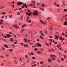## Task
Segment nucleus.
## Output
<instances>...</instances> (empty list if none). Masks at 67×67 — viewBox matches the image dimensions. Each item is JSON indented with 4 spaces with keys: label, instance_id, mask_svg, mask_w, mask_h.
Masks as SVG:
<instances>
[{
    "label": "nucleus",
    "instance_id": "1",
    "mask_svg": "<svg viewBox=\"0 0 67 67\" xmlns=\"http://www.w3.org/2000/svg\"><path fill=\"white\" fill-rule=\"evenodd\" d=\"M38 12L37 10H36L34 12V13L33 14V15H36V16H37L38 15Z\"/></svg>",
    "mask_w": 67,
    "mask_h": 67
},
{
    "label": "nucleus",
    "instance_id": "2",
    "mask_svg": "<svg viewBox=\"0 0 67 67\" xmlns=\"http://www.w3.org/2000/svg\"><path fill=\"white\" fill-rule=\"evenodd\" d=\"M13 27H14L15 29H18L19 28V26H17V25H13L12 26Z\"/></svg>",
    "mask_w": 67,
    "mask_h": 67
},
{
    "label": "nucleus",
    "instance_id": "3",
    "mask_svg": "<svg viewBox=\"0 0 67 67\" xmlns=\"http://www.w3.org/2000/svg\"><path fill=\"white\" fill-rule=\"evenodd\" d=\"M23 3L22 2H19L17 3V4L19 5H21V4H23Z\"/></svg>",
    "mask_w": 67,
    "mask_h": 67
},
{
    "label": "nucleus",
    "instance_id": "4",
    "mask_svg": "<svg viewBox=\"0 0 67 67\" xmlns=\"http://www.w3.org/2000/svg\"><path fill=\"white\" fill-rule=\"evenodd\" d=\"M37 46H40V47H41V46H42V45H41V44L40 43H38Z\"/></svg>",
    "mask_w": 67,
    "mask_h": 67
},
{
    "label": "nucleus",
    "instance_id": "5",
    "mask_svg": "<svg viewBox=\"0 0 67 67\" xmlns=\"http://www.w3.org/2000/svg\"><path fill=\"white\" fill-rule=\"evenodd\" d=\"M6 36H7V37H8V38H9V37H11V36H10V35L8 34Z\"/></svg>",
    "mask_w": 67,
    "mask_h": 67
},
{
    "label": "nucleus",
    "instance_id": "6",
    "mask_svg": "<svg viewBox=\"0 0 67 67\" xmlns=\"http://www.w3.org/2000/svg\"><path fill=\"white\" fill-rule=\"evenodd\" d=\"M59 38H60V40L62 41H63V40H64V38H62V37H59Z\"/></svg>",
    "mask_w": 67,
    "mask_h": 67
},
{
    "label": "nucleus",
    "instance_id": "7",
    "mask_svg": "<svg viewBox=\"0 0 67 67\" xmlns=\"http://www.w3.org/2000/svg\"><path fill=\"white\" fill-rule=\"evenodd\" d=\"M50 41H51V42H54V40H52V39H51L50 40Z\"/></svg>",
    "mask_w": 67,
    "mask_h": 67
},
{
    "label": "nucleus",
    "instance_id": "8",
    "mask_svg": "<svg viewBox=\"0 0 67 67\" xmlns=\"http://www.w3.org/2000/svg\"><path fill=\"white\" fill-rule=\"evenodd\" d=\"M65 2H63V4L64 5V6H65L66 5V4H65Z\"/></svg>",
    "mask_w": 67,
    "mask_h": 67
},
{
    "label": "nucleus",
    "instance_id": "9",
    "mask_svg": "<svg viewBox=\"0 0 67 67\" xmlns=\"http://www.w3.org/2000/svg\"><path fill=\"white\" fill-rule=\"evenodd\" d=\"M25 26H26V25H25L22 26V27L23 28H24Z\"/></svg>",
    "mask_w": 67,
    "mask_h": 67
},
{
    "label": "nucleus",
    "instance_id": "10",
    "mask_svg": "<svg viewBox=\"0 0 67 67\" xmlns=\"http://www.w3.org/2000/svg\"><path fill=\"white\" fill-rule=\"evenodd\" d=\"M64 25H67V21H65V22H64Z\"/></svg>",
    "mask_w": 67,
    "mask_h": 67
},
{
    "label": "nucleus",
    "instance_id": "11",
    "mask_svg": "<svg viewBox=\"0 0 67 67\" xmlns=\"http://www.w3.org/2000/svg\"><path fill=\"white\" fill-rule=\"evenodd\" d=\"M24 40H25V42H27V39H26V38H24Z\"/></svg>",
    "mask_w": 67,
    "mask_h": 67
},
{
    "label": "nucleus",
    "instance_id": "12",
    "mask_svg": "<svg viewBox=\"0 0 67 67\" xmlns=\"http://www.w3.org/2000/svg\"><path fill=\"white\" fill-rule=\"evenodd\" d=\"M55 36L56 38H55L54 39H56V38H57L58 40V37H57V36L56 35H55Z\"/></svg>",
    "mask_w": 67,
    "mask_h": 67
},
{
    "label": "nucleus",
    "instance_id": "13",
    "mask_svg": "<svg viewBox=\"0 0 67 67\" xmlns=\"http://www.w3.org/2000/svg\"><path fill=\"white\" fill-rule=\"evenodd\" d=\"M0 9H4V6H2L1 7H0Z\"/></svg>",
    "mask_w": 67,
    "mask_h": 67
},
{
    "label": "nucleus",
    "instance_id": "14",
    "mask_svg": "<svg viewBox=\"0 0 67 67\" xmlns=\"http://www.w3.org/2000/svg\"><path fill=\"white\" fill-rule=\"evenodd\" d=\"M4 46H5V47H7V48L8 47L7 45H5V44H4Z\"/></svg>",
    "mask_w": 67,
    "mask_h": 67
},
{
    "label": "nucleus",
    "instance_id": "15",
    "mask_svg": "<svg viewBox=\"0 0 67 67\" xmlns=\"http://www.w3.org/2000/svg\"><path fill=\"white\" fill-rule=\"evenodd\" d=\"M24 47H25L26 46V47H27V46H28V45L26 44H25L24 45Z\"/></svg>",
    "mask_w": 67,
    "mask_h": 67
},
{
    "label": "nucleus",
    "instance_id": "16",
    "mask_svg": "<svg viewBox=\"0 0 67 67\" xmlns=\"http://www.w3.org/2000/svg\"><path fill=\"white\" fill-rule=\"evenodd\" d=\"M17 15H20V12H18L17 14Z\"/></svg>",
    "mask_w": 67,
    "mask_h": 67
},
{
    "label": "nucleus",
    "instance_id": "17",
    "mask_svg": "<svg viewBox=\"0 0 67 67\" xmlns=\"http://www.w3.org/2000/svg\"><path fill=\"white\" fill-rule=\"evenodd\" d=\"M10 40H11L10 41H11L12 42H13V40H12V38H10Z\"/></svg>",
    "mask_w": 67,
    "mask_h": 67
},
{
    "label": "nucleus",
    "instance_id": "18",
    "mask_svg": "<svg viewBox=\"0 0 67 67\" xmlns=\"http://www.w3.org/2000/svg\"><path fill=\"white\" fill-rule=\"evenodd\" d=\"M37 53L38 54H41V52L40 51H38Z\"/></svg>",
    "mask_w": 67,
    "mask_h": 67
},
{
    "label": "nucleus",
    "instance_id": "19",
    "mask_svg": "<svg viewBox=\"0 0 67 67\" xmlns=\"http://www.w3.org/2000/svg\"><path fill=\"white\" fill-rule=\"evenodd\" d=\"M27 20H29V19H30V17H29V16H27Z\"/></svg>",
    "mask_w": 67,
    "mask_h": 67
},
{
    "label": "nucleus",
    "instance_id": "20",
    "mask_svg": "<svg viewBox=\"0 0 67 67\" xmlns=\"http://www.w3.org/2000/svg\"><path fill=\"white\" fill-rule=\"evenodd\" d=\"M51 59H49L48 60V61L49 62H51Z\"/></svg>",
    "mask_w": 67,
    "mask_h": 67
},
{
    "label": "nucleus",
    "instance_id": "21",
    "mask_svg": "<svg viewBox=\"0 0 67 67\" xmlns=\"http://www.w3.org/2000/svg\"><path fill=\"white\" fill-rule=\"evenodd\" d=\"M40 10H42V11H44V9H42V8H41V9H40Z\"/></svg>",
    "mask_w": 67,
    "mask_h": 67
},
{
    "label": "nucleus",
    "instance_id": "22",
    "mask_svg": "<svg viewBox=\"0 0 67 67\" xmlns=\"http://www.w3.org/2000/svg\"><path fill=\"white\" fill-rule=\"evenodd\" d=\"M34 50H35V51H37V50H38V49H37L36 48H35L34 49Z\"/></svg>",
    "mask_w": 67,
    "mask_h": 67
},
{
    "label": "nucleus",
    "instance_id": "23",
    "mask_svg": "<svg viewBox=\"0 0 67 67\" xmlns=\"http://www.w3.org/2000/svg\"><path fill=\"white\" fill-rule=\"evenodd\" d=\"M40 37L41 38V39H43V37H42V36H40Z\"/></svg>",
    "mask_w": 67,
    "mask_h": 67
},
{
    "label": "nucleus",
    "instance_id": "24",
    "mask_svg": "<svg viewBox=\"0 0 67 67\" xmlns=\"http://www.w3.org/2000/svg\"><path fill=\"white\" fill-rule=\"evenodd\" d=\"M40 21L41 23H43V21L41 20V19H40Z\"/></svg>",
    "mask_w": 67,
    "mask_h": 67
},
{
    "label": "nucleus",
    "instance_id": "25",
    "mask_svg": "<svg viewBox=\"0 0 67 67\" xmlns=\"http://www.w3.org/2000/svg\"><path fill=\"white\" fill-rule=\"evenodd\" d=\"M12 15H9V17L10 18H12Z\"/></svg>",
    "mask_w": 67,
    "mask_h": 67
},
{
    "label": "nucleus",
    "instance_id": "26",
    "mask_svg": "<svg viewBox=\"0 0 67 67\" xmlns=\"http://www.w3.org/2000/svg\"><path fill=\"white\" fill-rule=\"evenodd\" d=\"M31 3H34V4H35V2H34V1H32L31 2Z\"/></svg>",
    "mask_w": 67,
    "mask_h": 67
},
{
    "label": "nucleus",
    "instance_id": "27",
    "mask_svg": "<svg viewBox=\"0 0 67 67\" xmlns=\"http://www.w3.org/2000/svg\"><path fill=\"white\" fill-rule=\"evenodd\" d=\"M24 31V29H23V30H22L21 31V33H22V32H23V31Z\"/></svg>",
    "mask_w": 67,
    "mask_h": 67
},
{
    "label": "nucleus",
    "instance_id": "28",
    "mask_svg": "<svg viewBox=\"0 0 67 67\" xmlns=\"http://www.w3.org/2000/svg\"><path fill=\"white\" fill-rule=\"evenodd\" d=\"M64 11H65V12H66V11H67V9H64Z\"/></svg>",
    "mask_w": 67,
    "mask_h": 67
},
{
    "label": "nucleus",
    "instance_id": "29",
    "mask_svg": "<svg viewBox=\"0 0 67 67\" xmlns=\"http://www.w3.org/2000/svg\"><path fill=\"white\" fill-rule=\"evenodd\" d=\"M52 60H55V58L53 57L52 58Z\"/></svg>",
    "mask_w": 67,
    "mask_h": 67
},
{
    "label": "nucleus",
    "instance_id": "30",
    "mask_svg": "<svg viewBox=\"0 0 67 67\" xmlns=\"http://www.w3.org/2000/svg\"><path fill=\"white\" fill-rule=\"evenodd\" d=\"M45 43L47 45V46H49V44H48V43Z\"/></svg>",
    "mask_w": 67,
    "mask_h": 67
},
{
    "label": "nucleus",
    "instance_id": "31",
    "mask_svg": "<svg viewBox=\"0 0 67 67\" xmlns=\"http://www.w3.org/2000/svg\"><path fill=\"white\" fill-rule=\"evenodd\" d=\"M14 62L16 64H17V62H16V61L15 60H14Z\"/></svg>",
    "mask_w": 67,
    "mask_h": 67
},
{
    "label": "nucleus",
    "instance_id": "32",
    "mask_svg": "<svg viewBox=\"0 0 67 67\" xmlns=\"http://www.w3.org/2000/svg\"><path fill=\"white\" fill-rule=\"evenodd\" d=\"M31 13H28V15H31Z\"/></svg>",
    "mask_w": 67,
    "mask_h": 67
},
{
    "label": "nucleus",
    "instance_id": "33",
    "mask_svg": "<svg viewBox=\"0 0 67 67\" xmlns=\"http://www.w3.org/2000/svg\"><path fill=\"white\" fill-rule=\"evenodd\" d=\"M2 14L3 15V14H5V13L4 12L3 13H2Z\"/></svg>",
    "mask_w": 67,
    "mask_h": 67
},
{
    "label": "nucleus",
    "instance_id": "34",
    "mask_svg": "<svg viewBox=\"0 0 67 67\" xmlns=\"http://www.w3.org/2000/svg\"><path fill=\"white\" fill-rule=\"evenodd\" d=\"M12 46L14 47V48L15 47V46H14V44H13Z\"/></svg>",
    "mask_w": 67,
    "mask_h": 67
},
{
    "label": "nucleus",
    "instance_id": "35",
    "mask_svg": "<svg viewBox=\"0 0 67 67\" xmlns=\"http://www.w3.org/2000/svg\"><path fill=\"white\" fill-rule=\"evenodd\" d=\"M31 6L33 5V4H30L29 5V6H31Z\"/></svg>",
    "mask_w": 67,
    "mask_h": 67
},
{
    "label": "nucleus",
    "instance_id": "36",
    "mask_svg": "<svg viewBox=\"0 0 67 67\" xmlns=\"http://www.w3.org/2000/svg\"><path fill=\"white\" fill-rule=\"evenodd\" d=\"M31 22V20H29L28 21V23H30V22Z\"/></svg>",
    "mask_w": 67,
    "mask_h": 67
},
{
    "label": "nucleus",
    "instance_id": "37",
    "mask_svg": "<svg viewBox=\"0 0 67 67\" xmlns=\"http://www.w3.org/2000/svg\"><path fill=\"white\" fill-rule=\"evenodd\" d=\"M59 55H60V56H61L62 55V54H60V53H59Z\"/></svg>",
    "mask_w": 67,
    "mask_h": 67
},
{
    "label": "nucleus",
    "instance_id": "38",
    "mask_svg": "<svg viewBox=\"0 0 67 67\" xmlns=\"http://www.w3.org/2000/svg\"><path fill=\"white\" fill-rule=\"evenodd\" d=\"M49 37H50V38H53V37H52V36H49Z\"/></svg>",
    "mask_w": 67,
    "mask_h": 67
},
{
    "label": "nucleus",
    "instance_id": "39",
    "mask_svg": "<svg viewBox=\"0 0 67 67\" xmlns=\"http://www.w3.org/2000/svg\"><path fill=\"white\" fill-rule=\"evenodd\" d=\"M34 62H32V65H33V64H34Z\"/></svg>",
    "mask_w": 67,
    "mask_h": 67
},
{
    "label": "nucleus",
    "instance_id": "40",
    "mask_svg": "<svg viewBox=\"0 0 67 67\" xmlns=\"http://www.w3.org/2000/svg\"><path fill=\"white\" fill-rule=\"evenodd\" d=\"M27 11L28 12H31V11L29 9L27 10Z\"/></svg>",
    "mask_w": 67,
    "mask_h": 67
},
{
    "label": "nucleus",
    "instance_id": "41",
    "mask_svg": "<svg viewBox=\"0 0 67 67\" xmlns=\"http://www.w3.org/2000/svg\"><path fill=\"white\" fill-rule=\"evenodd\" d=\"M41 35H42V36H44V34H43V33H41Z\"/></svg>",
    "mask_w": 67,
    "mask_h": 67
},
{
    "label": "nucleus",
    "instance_id": "42",
    "mask_svg": "<svg viewBox=\"0 0 67 67\" xmlns=\"http://www.w3.org/2000/svg\"><path fill=\"white\" fill-rule=\"evenodd\" d=\"M40 63H41V64H43V63H44V62H43V61H42V62H40Z\"/></svg>",
    "mask_w": 67,
    "mask_h": 67
},
{
    "label": "nucleus",
    "instance_id": "43",
    "mask_svg": "<svg viewBox=\"0 0 67 67\" xmlns=\"http://www.w3.org/2000/svg\"><path fill=\"white\" fill-rule=\"evenodd\" d=\"M1 57H2V58H4V57L3 56H1L0 57V58H1Z\"/></svg>",
    "mask_w": 67,
    "mask_h": 67
},
{
    "label": "nucleus",
    "instance_id": "44",
    "mask_svg": "<svg viewBox=\"0 0 67 67\" xmlns=\"http://www.w3.org/2000/svg\"><path fill=\"white\" fill-rule=\"evenodd\" d=\"M12 5V6L13 7V8H14V5Z\"/></svg>",
    "mask_w": 67,
    "mask_h": 67
},
{
    "label": "nucleus",
    "instance_id": "45",
    "mask_svg": "<svg viewBox=\"0 0 67 67\" xmlns=\"http://www.w3.org/2000/svg\"><path fill=\"white\" fill-rule=\"evenodd\" d=\"M48 20H49V17H48L47 19Z\"/></svg>",
    "mask_w": 67,
    "mask_h": 67
},
{
    "label": "nucleus",
    "instance_id": "46",
    "mask_svg": "<svg viewBox=\"0 0 67 67\" xmlns=\"http://www.w3.org/2000/svg\"><path fill=\"white\" fill-rule=\"evenodd\" d=\"M1 21V22H3V20H2V19H1L0 20Z\"/></svg>",
    "mask_w": 67,
    "mask_h": 67
},
{
    "label": "nucleus",
    "instance_id": "47",
    "mask_svg": "<svg viewBox=\"0 0 67 67\" xmlns=\"http://www.w3.org/2000/svg\"><path fill=\"white\" fill-rule=\"evenodd\" d=\"M42 7H44V5L43 4H42Z\"/></svg>",
    "mask_w": 67,
    "mask_h": 67
},
{
    "label": "nucleus",
    "instance_id": "48",
    "mask_svg": "<svg viewBox=\"0 0 67 67\" xmlns=\"http://www.w3.org/2000/svg\"><path fill=\"white\" fill-rule=\"evenodd\" d=\"M56 5L57 7H59V5L58 4H57Z\"/></svg>",
    "mask_w": 67,
    "mask_h": 67
},
{
    "label": "nucleus",
    "instance_id": "49",
    "mask_svg": "<svg viewBox=\"0 0 67 67\" xmlns=\"http://www.w3.org/2000/svg\"><path fill=\"white\" fill-rule=\"evenodd\" d=\"M22 8H19V10H22Z\"/></svg>",
    "mask_w": 67,
    "mask_h": 67
},
{
    "label": "nucleus",
    "instance_id": "50",
    "mask_svg": "<svg viewBox=\"0 0 67 67\" xmlns=\"http://www.w3.org/2000/svg\"><path fill=\"white\" fill-rule=\"evenodd\" d=\"M9 51H13V50H12V49H9Z\"/></svg>",
    "mask_w": 67,
    "mask_h": 67
},
{
    "label": "nucleus",
    "instance_id": "51",
    "mask_svg": "<svg viewBox=\"0 0 67 67\" xmlns=\"http://www.w3.org/2000/svg\"><path fill=\"white\" fill-rule=\"evenodd\" d=\"M25 8H27V5H26L25 6Z\"/></svg>",
    "mask_w": 67,
    "mask_h": 67
},
{
    "label": "nucleus",
    "instance_id": "52",
    "mask_svg": "<svg viewBox=\"0 0 67 67\" xmlns=\"http://www.w3.org/2000/svg\"><path fill=\"white\" fill-rule=\"evenodd\" d=\"M61 60L62 61H64V59H63V58H62Z\"/></svg>",
    "mask_w": 67,
    "mask_h": 67
},
{
    "label": "nucleus",
    "instance_id": "53",
    "mask_svg": "<svg viewBox=\"0 0 67 67\" xmlns=\"http://www.w3.org/2000/svg\"><path fill=\"white\" fill-rule=\"evenodd\" d=\"M62 34L63 35H65V34H64V33H62Z\"/></svg>",
    "mask_w": 67,
    "mask_h": 67
},
{
    "label": "nucleus",
    "instance_id": "54",
    "mask_svg": "<svg viewBox=\"0 0 67 67\" xmlns=\"http://www.w3.org/2000/svg\"><path fill=\"white\" fill-rule=\"evenodd\" d=\"M40 51H43V49L42 48L41 49H40Z\"/></svg>",
    "mask_w": 67,
    "mask_h": 67
},
{
    "label": "nucleus",
    "instance_id": "55",
    "mask_svg": "<svg viewBox=\"0 0 67 67\" xmlns=\"http://www.w3.org/2000/svg\"><path fill=\"white\" fill-rule=\"evenodd\" d=\"M65 18H66V16H67V15L66 14H65Z\"/></svg>",
    "mask_w": 67,
    "mask_h": 67
},
{
    "label": "nucleus",
    "instance_id": "56",
    "mask_svg": "<svg viewBox=\"0 0 67 67\" xmlns=\"http://www.w3.org/2000/svg\"><path fill=\"white\" fill-rule=\"evenodd\" d=\"M32 58L33 59H35V57H33Z\"/></svg>",
    "mask_w": 67,
    "mask_h": 67
},
{
    "label": "nucleus",
    "instance_id": "57",
    "mask_svg": "<svg viewBox=\"0 0 67 67\" xmlns=\"http://www.w3.org/2000/svg\"><path fill=\"white\" fill-rule=\"evenodd\" d=\"M26 5V3H25L24 4H23V5H24V6H25Z\"/></svg>",
    "mask_w": 67,
    "mask_h": 67
},
{
    "label": "nucleus",
    "instance_id": "58",
    "mask_svg": "<svg viewBox=\"0 0 67 67\" xmlns=\"http://www.w3.org/2000/svg\"><path fill=\"white\" fill-rule=\"evenodd\" d=\"M24 7H25V6L24 5L22 7V8H24Z\"/></svg>",
    "mask_w": 67,
    "mask_h": 67
},
{
    "label": "nucleus",
    "instance_id": "59",
    "mask_svg": "<svg viewBox=\"0 0 67 67\" xmlns=\"http://www.w3.org/2000/svg\"><path fill=\"white\" fill-rule=\"evenodd\" d=\"M14 36L15 37V38H16V36L15 35H14Z\"/></svg>",
    "mask_w": 67,
    "mask_h": 67
},
{
    "label": "nucleus",
    "instance_id": "60",
    "mask_svg": "<svg viewBox=\"0 0 67 67\" xmlns=\"http://www.w3.org/2000/svg\"><path fill=\"white\" fill-rule=\"evenodd\" d=\"M2 49H3V50H4V48L3 47H2Z\"/></svg>",
    "mask_w": 67,
    "mask_h": 67
},
{
    "label": "nucleus",
    "instance_id": "61",
    "mask_svg": "<svg viewBox=\"0 0 67 67\" xmlns=\"http://www.w3.org/2000/svg\"><path fill=\"white\" fill-rule=\"evenodd\" d=\"M31 54L32 55H33V53H32V52H31Z\"/></svg>",
    "mask_w": 67,
    "mask_h": 67
},
{
    "label": "nucleus",
    "instance_id": "62",
    "mask_svg": "<svg viewBox=\"0 0 67 67\" xmlns=\"http://www.w3.org/2000/svg\"><path fill=\"white\" fill-rule=\"evenodd\" d=\"M50 29H51V30H52V27H50Z\"/></svg>",
    "mask_w": 67,
    "mask_h": 67
},
{
    "label": "nucleus",
    "instance_id": "63",
    "mask_svg": "<svg viewBox=\"0 0 67 67\" xmlns=\"http://www.w3.org/2000/svg\"><path fill=\"white\" fill-rule=\"evenodd\" d=\"M17 43H17V42H14V44H17Z\"/></svg>",
    "mask_w": 67,
    "mask_h": 67
},
{
    "label": "nucleus",
    "instance_id": "64",
    "mask_svg": "<svg viewBox=\"0 0 67 67\" xmlns=\"http://www.w3.org/2000/svg\"><path fill=\"white\" fill-rule=\"evenodd\" d=\"M3 17H4V16H2V19H3Z\"/></svg>",
    "mask_w": 67,
    "mask_h": 67
}]
</instances>
